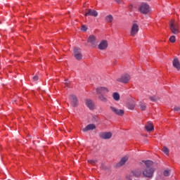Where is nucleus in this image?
Segmentation results:
<instances>
[{
  "instance_id": "6e6552de",
  "label": "nucleus",
  "mask_w": 180,
  "mask_h": 180,
  "mask_svg": "<svg viewBox=\"0 0 180 180\" xmlns=\"http://www.w3.org/2000/svg\"><path fill=\"white\" fill-rule=\"evenodd\" d=\"M110 109L111 112H114L115 115H117V116H123V115H124V110H119L114 106H110Z\"/></svg>"
},
{
  "instance_id": "bb28decb",
  "label": "nucleus",
  "mask_w": 180,
  "mask_h": 180,
  "mask_svg": "<svg viewBox=\"0 0 180 180\" xmlns=\"http://www.w3.org/2000/svg\"><path fill=\"white\" fill-rule=\"evenodd\" d=\"M169 172H171V170L165 169V170H164V172H163V175H164L165 176H169Z\"/></svg>"
},
{
  "instance_id": "c85d7f7f",
  "label": "nucleus",
  "mask_w": 180,
  "mask_h": 180,
  "mask_svg": "<svg viewBox=\"0 0 180 180\" xmlns=\"http://www.w3.org/2000/svg\"><path fill=\"white\" fill-rule=\"evenodd\" d=\"M176 41V39L175 38V35H172V37H170L169 41H171V43H175Z\"/></svg>"
},
{
  "instance_id": "c756f323",
  "label": "nucleus",
  "mask_w": 180,
  "mask_h": 180,
  "mask_svg": "<svg viewBox=\"0 0 180 180\" xmlns=\"http://www.w3.org/2000/svg\"><path fill=\"white\" fill-rule=\"evenodd\" d=\"M81 30H82V32H86V30H88V28L85 25H82Z\"/></svg>"
},
{
  "instance_id": "72a5a7b5",
  "label": "nucleus",
  "mask_w": 180,
  "mask_h": 180,
  "mask_svg": "<svg viewBox=\"0 0 180 180\" xmlns=\"http://www.w3.org/2000/svg\"><path fill=\"white\" fill-rule=\"evenodd\" d=\"M115 2H117V4H120V0H115Z\"/></svg>"
},
{
  "instance_id": "7c9ffc66",
  "label": "nucleus",
  "mask_w": 180,
  "mask_h": 180,
  "mask_svg": "<svg viewBox=\"0 0 180 180\" xmlns=\"http://www.w3.org/2000/svg\"><path fill=\"white\" fill-rule=\"evenodd\" d=\"M173 110H174V112H179L180 107L179 106H174Z\"/></svg>"
},
{
  "instance_id": "a211bd4d",
  "label": "nucleus",
  "mask_w": 180,
  "mask_h": 180,
  "mask_svg": "<svg viewBox=\"0 0 180 180\" xmlns=\"http://www.w3.org/2000/svg\"><path fill=\"white\" fill-rule=\"evenodd\" d=\"M172 65L174 68H176L178 71L180 70V63L179 60H178V58H174V59L172 61Z\"/></svg>"
},
{
  "instance_id": "4468645a",
  "label": "nucleus",
  "mask_w": 180,
  "mask_h": 180,
  "mask_svg": "<svg viewBox=\"0 0 180 180\" xmlns=\"http://www.w3.org/2000/svg\"><path fill=\"white\" fill-rule=\"evenodd\" d=\"M84 15L85 16H94V18H96V16H98V11L92 9H89Z\"/></svg>"
},
{
  "instance_id": "f257e3e1",
  "label": "nucleus",
  "mask_w": 180,
  "mask_h": 180,
  "mask_svg": "<svg viewBox=\"0 0 180 180\" xmlns=\"http://www.w3.org/2000/svg\"><path fill=\"white\" fill-rule=\"evenodd\" d=\"M130 75L124 74L117 79V82H122V84H129L131 79Z\"/></svg>"
},
{
  "instance_id": "2f4dec72",
  "label": "nucleus",
  "mask_w": 180,
  "mask_h": 180,
  "mask_svg": "<svg viewBox=\"0 0 180 180\" xmlns=\"http://www.w3.org/2000/svg\"><path fill=\"white\" fill-rule=\"evenodd\" d=\"M33 80L34 81H38L39 80V76H37V75L34 76L33 77Z\"/></svg>"
},
{
  "instance_id": "39448f33",
  "label": "nucleus",
  "mask_w": 180,
  "mask_h": 180,
  "mask_svg": "<svg viewBox=\"0 0 180 180\" xmlns=\"http://www.w3.org/2000/svg\"><path fill=\"white\" fill-rule=\"evenodd\" d=\"M170 30L173 34H178L179 33V27L175 22H170Z\"/></svg>"
},
{
  "instance_id": "412c9836",
  "label": "nucleus",
  "mask_w": 180,
  "mask_h": 180,
  "mask_svg": "<svg viewBox=\"0 0 180 180\" xmlns=\"http://www.w3.org/2000/svg\"><path fill=\"white\" fill-rule=\"evenodd\" d=\"M105 22H107V23H111V22H113V16L112 15L105 16Z\"/></svg>"
},
{
  "instance_id": "393cba45",
  "label": "nucleus",
  "mask_w": 180,
  "mask_h": 180,
  "mask_svg": "<svg viewBox=\"0 0 180 180\" xmlns=\"http://www.w3.org/2000/svg\"><path fill=\"white\" fill-rule=\"evenodd\" d=\"M145 165L147 167V168H150V167H151V165H153V161H151V160L145 161Z\"/></svg>"
},
{
  "instance_id": "423d86ee",
  "label": "nucleus",
  "mask_w": 180,
  "mask_h": 180,
  "mask_svg": "<svg viewBox=\"0 0 180 180\" xmlns=\"http://www.w3.org/2000/svg\"><path fill=\"white\" fill-rule=\"evenodd\" d=\"M96 92L97 95H104L105 94H109V89L107 87L100 86L96 88Z\"/></svg>"
},
{
  "instance_id": "20e7f679",
  "label": "nucleus",
  "mask_w": 180,
  "mask_h": 180,
  "mask_svg": "<svg viewBox=\"0 0 180 180\" xmlns=\"http://www.w3.org/2000/svg\"><path fill=\"white\" fill-rule=\"evenodd\" d=\"M154 174V169L153 168H146L143 171V175L145 178H153Z\"/></svg>"
},
{
  "instance_id": "6ab92c4d",
  "label": "nucleus",
  "mask_w": 180,
  "mask_h": 180,
  "mask_svg": "<svg viewBox=\"0 0 180 180\" xmlns=\"http://www.w3.org/2000/svg\"><path fill=\"white\" fill-rule=\"evenodd\" d=\"M98 99L99 101H101V102L106 103V102H108V96L105 94H100L98 96Z\"/></svg>"
},
{
  "instance_id": "0eeeda50",
  "label": "nucleus",
  "mask_w": 180,
  "mask_h": 180,
  "mask_svg": "<svg viewBox=\"0 0 180 180\" xmlns=\"http://www.w3.org/2000/svg\"><path fill=\"white\" fill-rule=\"evenodd\" d=\"M139 24L136 23V22H134L132 24V26L131 28V36H133V37L136 36V34L137 33H139Z\"/></svg>"
},
{
  "instance_id": "cd10ccee",
  "label": "nucleus",
  "mask_w": 180,
  "mask_h": 180,
  "mask_svg": "<svg viewBox=\"0 0 180 180\" xmlns=\"http://www.w3.org/2000/svg\"><path fill=\"white\" fill-rule=\"evenodd\" d=\"M89 164H91V165H95V164H96V162H98V160H88Z\"/></svg>"
},
{
  "instance_id": "473e14b6",
  "label": "nucleus",
  "mask_w": 180,
  "mask_h": 180,
  "mask_svg": "<svg viewBox=\"0 0 180 180\" xmlns=\"http://www.w3.org/2000/svg\"><path fill=\"white\" fill-rule=\"evenodd\" d=\"M70 83L68 82V81H67V80H65V85H66V86H68V84H69Z\"/></svg>"
},
{
  "instance_id": "2eb2a0df",
  "label": "nucleus",
  "mask_w": 180,
  "mask_h": 180,
  "mask_svg": "<svg viewBox=\"0 0 180 180\" xmlns=\"http://www.w3.org/2000/svg\"><path fill=\"white\" fill-rule=\"evenodd\" d=\"M145 129L148 133H150V131H153V130H154V125L153 124V122H148L145 125Z\"/></svg>"
},
{
  "instance_id": "ddd939ff",
  "label": "nucleus",
  "mask_w": 180,
  "mask_h": 180,
  "mask_svg": "<svg viewBox=\"0 0 180 180\" xmlns=\"http://www.w3.org/2000/svg\"><path fill=\"white\" fill-rule=\"evenodd\" d=\"M96 129V126L94 124H89L82 129V131H84V133H86V131H89V130H95Z\"/></svg>"
},
{
  "instance_id": "b1692460",
  "label": "nucleus",
  "mask_w": 180,
  "mask_h": 180,
  "mask_svg": "<svg viewBox=\"0 0 180 180\" xmlns=\"http://www.w3.org/2000/svg\"><path fill=\"white\" fill-rule=\"evenodd\" d=\"M141 110H146L147 109V105L145 103H139Z\"/></svg>"
},
{
  "instance_id": "f3484780",
  "label": "nucleus",
  "mask_w": 180,
  "mask_h": 180,
  "mask_svg": "<svg viewBox=\"0 0 180 180\" xmlns=\"http://www.w3.org/2000/svg\"><path fill=\"white\" fill-rule=\"evenodd\" d=\"M128 160H129V156L125 155L124 157L121 158V160L117 164V167H122V166L124 165V164H126V162H127Z\"/></svg>"
},
{
  "instance_id": "9d476101",
  "label": "nucleus",
  "mask_w": 180,
  "mask_h": 180,
  "mask_svg": "<svg viewBox=\"0 0 180 180\" xmlns=\"http://www.w3.org/2000/svg\"><path fill=\"white\" fill-rule=\"evenodd\" d=\"M87 42L90 43L92 47H96V37L94 35H90L88 38Z\"/></svg>"
},
{
  "instance_id": "f03ea898",
  "label": "nucleus",
  "mask_w": 180,
  "mask_h": 180,
  "mask_svg": "<svg viewBox=\"0 0 180 180\" xmlns=\"http://www.w3.org/2000/svg\"><path fill=\"white\" fill-rule=\"evenodd\" d=\"M139 12L143 13V15H147L150 12V6L146 3H143L139 8Z\"/></svg>"
},
{
  "instance_id": "1a4fd4ad",
  "label": "nucleus",
  "mask_w": 180,
  "mask_h": 180,
  "mask_svg": "<svg viewBox=\"0 0 180 180\" xmlns=\"http://www.w3.org/2000/svg\"><path fill=\"white\" fill-rule=\"evenodd\" d=\"M112 132H101L99 134L100 139H103V140H109L112 139Z\"/></svg>"
},
{
  "instance_id": "a878e982",
  "label": "nucleus",
  "mask_w": 180,
  "mask_h": 180,
  "mask_svg": "<svg viewBox=\"0 0 180 180\" xmlns=\"http://www.w3.org/2000/svg\"><path fill=\"white\" fill-rule=\"evenodd\" d=\"M162 151L163 153H165V154H166L167 155H168L169 154V150L168 149V148L167 147H164L162 148Z\"/></svg>"
},
{
  "instance_id": "f704fd0d",
  "label": "nucleus",
  "mask_w": 180,
  "mask_h": 180,
  "mask_svg": "<svg viewBox=\"0 0 180 180\" xmlns=\"http://www.w3.org/2000/svg\"><path fill=\"white\" fill-rule=\"evenodd\" d=\"M101 169H105V167H104L103 165H101Z\"/></svg>"
},
{
  "instance_id": "9b49d317",
  "label": "nucleus",
  "mask_w": 180,
  "mask_h": 180,
  "mask_svg": "<svg viewBox=\"0 0 180 180\" xmlns=\"http://www.w3.org/2000/svg\"><path fill=\"white\" fill-rule=\"evenodd\" d=\"M70 100L71 101V104L73 108H77L78 106V98L75 95L70 96Z\"/></svg>"
},
{
  "instance_id": "4be33fe9",
  "label": "nucleus",
  "mask_w": 180,
  "mask_h": 180,
  "mask_svg": "<svg viewBox=\"0 0 180 180\" xmlns=\"http://www.w3.org/2000/svg\"><path fill=\"white\" fill-rule=\"evenodd\" d=\"M112 98L114 101H120V95L117 92L113 93Z\"/></svg>"
},
{
  "instance_id": "7ed1b4c3",
  "label": "nucleus",
  "mask_w": 180,
  "mask_h": 180,
  "mask_svg": "<svg viewBox=\"0 0 180 180\" xmlns=\"http://www.w3.org/2000/svg\"><path fill=\"white\" fill-rule=\"evenodd\" d=\"M74 57L78 61L82 60V51H81V49L78 47H75L73 50Z\"/></svg>"
},
{
  "instance_id": "dca6fc26",
  "label": "nucleus",
  "mask_w": 180,
  "mask_h": 180,
  "mask_svg": "<svg viewBox=\"0 0 180 180\" xmlns=\"http://www.w3.org/2000/svg\"><path fill=\"white\" fill-rule=\"evenodd\" d=\"M86 105L87 108L90 109V110H94V109H95V103H94V101H92V100L87 99L86 101Z\"/></svg>"
},
{
  "instance_id": "f8f14e48",
  "label": "nucleus",
  "mask_w": 180,
  "mask_h": 180,
  "mask_svg": "<svg viewBox=\"0 0 180 180\" xmlns=\"http://www.w3.org/2000/svg\"><path fill=\"white\" fill-rule=\"evenodd\" d=\"M98 50H106L108 49V41L103 40L98 46Z\"/></svg>"
},
{
  "instance_id": "aec40b11",
  "label": "nucleus",
  "mask_w": 180,
  "mask_h": 180,
  "mask_svg": "<svg viewBox=\"0 0 180 180\" xmlns=\"http://www.w3.org/2000/svg\"><path fill=\"white\" fill-rule=\"evenodd\" d=\"M127 108L130 110H133V109H134V108H136V102L132 101L131 103H128L127 104Z\"/></svg>"
},
{
  "instance_id": "5701e85b",
  "label": "nucleus",
  "mask_w": 180,
  "mask_h": 180,
  "mask_svg": "<svg viewBox=\"0 0 180 180\" xmlns=\"http://www.w3.org/2000/svg\"><path fill=\"white\" fill-rule=\"evenodd\" d=\"M149 99L151 101V102H157V101L160 100V97L157 96H150Z\"/></svg>"
}]
</instances>
